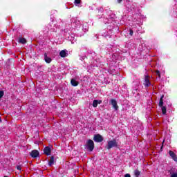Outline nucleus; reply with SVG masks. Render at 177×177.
<instances>
[{
  "instance_id": "nucleus-4",
  "label": "nucleus",
  "mask_w": 177,
  "mask_h": 177,
  "mask_svg": "<svg viewBox=\"0 0 177 177\" xmlns=\"http://www.w3.org/2000/svg\"><path fill=\"white\" fill-rule=\"evenodd\" d=\"M110 104H111L113 109H114L115 110H118L119 107L118 105L117 104V100H115V99H111L110 100Z\"/></svg>"
},
{
  "instance_id": "nucleus-23",
  "label": "nucleus",
  "mask_w": 177,
  "mask_h": 177,
  "mask_svg": "<svg viewBox=\"0 0 177 177\" xmlns=\"http://www.w3.org/2000/svg\"><path fill=\"white\" fill-rule=\"evenodd\" d=\"M17 169H18V171H21V166L20 165L17 166Z\"/></svg>"
},
{
  "instance_id": "nucleus-7",
  "label": "nucleus",
  "mask_w": 177,
  "mask_h": 177,
  "mask_svg": "<svg viewBox=\"0 0 177 177\" xmlns=\"http://www.w3.org/2000/svg\"><path fill=\"white\" fill-rule=\"evenodd\" d=\"M44 153L46 156H50L52 153V149L49 147H46L44 149Z\"/></svg>"
},
{
  "instance_id": "nucleus-25",
  "label": "nucleus",
  "mask_w": 177,
  "mask_h": 177,
  "mask_svg": "<svg viewBox=\"0 0 177 177\" xmlns=\"http://www.w3.org/2000/svg\"><path fill=\"white\" fill-rule=\"evenodd\" d=\"M124 177H131V174H127L124 175Z\"/></svg>"
},
{
  "instance_id": "nucleus-11",
  "label": "nucleus",
  "mask_w": 177,
  "mask_h": 177,
  "mask_svg": "<svg viewBox=\"0 0 177 177\" xmlns=\"http://www.w3.org/2000/svg\"><path fill=\"white\" fill-rule=\"evenodd\" d=\"M164 95H162L160 97V101H159V107H164Z\"/></svg>"
},
{
  "instance_id": "nucleus-1",
  "label": "nucleus",
  "mask_w": 177,
  "mask_h": 177,
  "mask_svg": "<svg viewBox=\"0 0 177 177\" xmlns=\"http://www.w3.org/2000/svg\"><path fill=\"white\" fill-rule=\"evenodd\" d=\"M113 147H118V142L115 139H113L112 140L108 141V144L105 147L106 150H110V149H113Z\"/></svg>"
},
{
  "instance_id": "nucleus-13",
  "label": "nucleus",
  "mask_w": 177,
  "mask_h": 177,
  "mask_svg": "<svg viewBox=\"0 0 177 177\" xmlns=\"http://www.w3.org/2000/svg\"><path fill=\"white\" fill-rule=\"evenodd\" d=\"M59 56H61L62 57H66V56H67V53L66 52V50H62L59 53Z\"/></svg>"
},
{
  "instance_id": "nucleus-9",
  "label": "nucleus",
  "mask_w": 177,
  "mask_h": 177,
  "mask_svg": "<svg viewBox=\"0 0 177 177\" xmlns=\"http://www.w3.org/2000/svg\"><path fill=\"white\" fill-rule=\"evenodd\" d=\"M44 60L46 63H50V62H52V59L48 57V54L46 53H44Z\"/></svg>"
},
{
  "instance_id": "nucleus-18",
  "label": "nucleus",
  "mask_w": 177,
  "mask_h": 177,
  "mask_svg": "<svg viewBox=\"0 0 177 177\" xmlns=\"http://www.w3.org/2000/svg\"><path fill=\"white\" fill-rule=\"evenodd\" d=\"M3 95H5V92H3V91H0V99L3 97Z\"/></svg>"
},
{
  "instance_id": "nucleus-15",
  "label": "nucleus",
  "mask_w": 177,
  "mask_h": 177,
  "mask_svg": "<svg viewBox=\"0 0 177 177\" xmlns=\"http://www.w3.org/2000/svg\"><path fill=\"white\" fill-rule=\"evenodd\" d=\"M134 175L136 177H139L140 176V171L138 170V169H136L134 171Z\"/></svg>"
},
{
  "instance_id": "nucleus-22",
  "label": "nucleus",
  "mask_w": 177,
  "mask_h": 177,
  "mask_svg": "<svg viewBox=\"0 0 177 177\" xmlns=\"http://www.w3.org/2000/svg\"><path fill=\"white\" fill-rule=\"evenodd\" d=\"M171 177H177V173L176 172V173L171 174Z\"/></svg>"
},
{
  "instance_id": "nucleus-24",
  "label": "nucleus",
  "mask_w": 177,
  "mask_h": 177,
  "mask_svg": "<svg viewBox=\"0 0 177 177\" xmlns=\"http://www.w3.org/2000/svg\"><path fill=\"white\" fill-rule=\"evenodd\" d=\"M174 171V169H171L170 170L168 171L169 174H172V172Z\"/></svg>"
},
{
  "instance_id": "nucleus-17",
  "label": "nucleus",
  "mask_w": 177,
  "mask_h": 177,
  "mask_svg": "<svg viewBox=\"0 0 177 177\" xmlns=\"http://www.w3.org/2000/svg\"><path fill=\"white\" fill-rule=\"evenodd\" d=\"M97 100H93V107H95V108H96V107H97Z\"/></svg>"
},
{
  "instance_id": "nucleus-21",
  "label": "nucleus",
  "mask_w": 177,
  "mask_h": 177,
  "mask_svg": "<svg viewBox=\"0 0 177 177\" xmlns=\"http://www.w3.org/2000/svg\"><path fill=\"white\" fill-rule=\"evenodd\" d=\"M129 35H131V37H132V35H133V30L132 29L129 30Z\"/></svg>"
},
{
  "instance_id": "nucleus-12",
  "label": "nucleus",
  "mask_w": 177,
  "mask_h": 177,
  "mask_svg": "<svg viewBox=\"0 0 177 177\" xmlns=\"http://www.w3.org/2000/svg\"><path fill=\"white\" fill-rule=\"evenodd\" d=\"M55 162V156H51L48 162V166L52 167Z\"/></svg>"
},
{
  "instance_id": "nucleus-8",
  "label": "nucleus",
  "mask_w": 177,
  "mask_h": 177,
  "mask_svg": "<svg viewBox=\"0 0 177 177\" xmlns=\"http://www.w3.org/2000/svg\"><path fill=\"white\" fill-rule=\"evenodd\" d=\"M169 154L170 157L172 158V160H174V161L177 162V156H176V154H175L174 151H169Z\"/></svg>"
},
{
  "instance_id": "nucleus-6",
  "label": "nucleus",
  "mask_w": 177,
  "mask_h": 177,
  "mask_svg": "<svg viewBox=\"0 0 177 177\" xmlns=\"http://www.w3.org/2000/svg\"><path fill=\"white\" fill-rule=\"evenodd\" d=\"M30 156L32 158H37L39 156V152L37 149L32 150L30 152Z\"/></svg>"
},
{
  "instance_id": "nucleus-19",
  "label": "nucleus",
  "mask_w": 177,
  "mask_h": 177,
  "mask_svg": "<svg viewBox=\"0 0 177 177\" xmlns=\"http://www.w3.org/2000/svg\"><path fill=\"white\" fill-rule=\"evenodd\" d=\"M156 75H158L159 78H161V73H160V71H156Z\"/></svg>"
},
{
  "instance_id": "nucleus-3",
  "label": "nucleus",
  "mask_w": 177,
  "mask_h": 177,
  "mask_svg": "<svg viewBox=\"0 0 177 177\" xmlns=\"http://www.w3.org/2000/svg\"><path fill=\"white\" fill-rule=\"evenodd\" d=\"M93 141L100 143V142H103V136L100 134L94 135Z\"/></svg>"
},
{
  "instance_id": "nucleus-20",
  "label": "nucleus",
  "mask_w": 177,
  "mask_h": 177,
  "mask_svg": "<svg viewBox=\"0 0 177 177\" xmlns=\"http://www.w3.org/2000/svg\"><path fill=\"white\" fill-rule=\"evenodd\" d=\"M74 3H76L77 5H80V3H81V0H75Z\"/></svg>"
},
{
  "instance_id": "nucleus-2",
  "label": "nucleus",
  "mask_w": 177,
  "mask_h": 177,
  "mask_svg": "<svg viewBox=\"0 0 177 177\" xmlns=\"http://www.w3.org/2000/svg\"><path fill=\"white\" fill-rule=\"evenodd\" d=\"M86 147L88 151H93V149H95V142H93V140H88L86 143Z\"/></svg>"
},
{
  "instance_id": "nucleus-26",
  "label": "nucleus",
  "mask_w": 177,
  "mask_h": 177,
  "mask_svg": "<svg viewBox=\"0 0 177 177\" xmlns=\"http://www.w3.org/2000/svg\"><path fill=\"white\" fill-rule=\"evenodd\" d=\"M97 104H102V100H97Z\"/></svg>"
},
{
  "instance_id": "nucleus-5",
  "label": "nucleus",
  "mask_w": 177,
  "mask_h": 177,
  "mask_svg": "<svg viewBox=\"0 0 177 177\" xmlns=\"http://www.w3.org/2000/svg\"><path fill=\"white\" fill-rule=\"evenodd\" d=\"M144 85L147 88H149V86H150V85H151V83H150V79H149V75L145 76Z\"/></svg>"
},
{
  "instance_id": "nucleus-27",
  "label": "nucleus",
  "mask_w": 177,
  "mask_h": 177,
  "mask_svg": "<svg viewBox=\"0 0 177 177\" xmlns=\"http://www.w3.org/2000/svg\"><path fill=\"white\" fill-rule=\"evenodd\" d=\"M118 3H121L122 2V0H117Z\"/></svg>"
},
{
  "instance_id": "nucleus-28",
  "label": "nucleus",
  "mask_w": 177,
  "mask_h": 177,
  "mask_svg": "<svg viewBox=\"0 0 177 177\" xmlns=\"http://www.w3.org/2000/svg\"><path fill=\"white\" fill-rule=\"evenodd\" d=\"M0 122H2V118L0 117Z\"/></svg>"
},
{
  "instance_id": "nucleus-10",
  "label": "nucleus",
  "mask_w": 177,
  "mask_h": 177,
  "mask_svg": "<svg viewBox=\"0 0 177 177\" xmlns=\"http://www.w3.org/2000/svg\"><path fill=\"white\" fill-rule=\"evenodd\" d=\"M71 84L73 86H78V84H80L78 81L75 80V79H72L71 80Z\"/></svg>"
},
{
  "instance_id": "nucleus-16",
  "label": "nucleus",
  "mask_w": 177,
  "mask_h": 177,
  "mask_svg": "<svg viewBox=\"0 0 177 177\" xmlns=\"http://www.w3.org/2000/svg\"><path fill=\"white\" fill-rule=\"evenodd\" d=\"M162 114H167V107L161 106Z\"/></svg>"
},
{
  "instance_id": "nucleus-14",
  "label": "nucleus",
  "mask_w": 177,
  "mask_h": 177,
  "mask_svg": "<svg viewBox=\"0 0 177 177\" xmlns=\"http://www.w3.org/2000/svg\"><path fill=\"white\" fill-rule=\"evenodd\" d=\"M19 44H22L23 45H24V44H27V39H26V38H19Z\"/></svg>"
}]
</instances>
